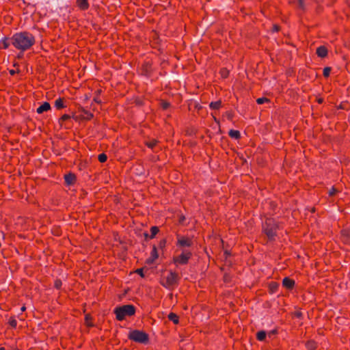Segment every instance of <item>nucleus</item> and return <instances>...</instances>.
Segmentation results:
<instances>
[{
	"label": "nucleus",
	"instance_id": "9d476101",
	"mask_svg": "<svg viewBox=\"0 0 350 350\" xmlns=\"http://www.w3.org/2000/svg\"><path fill=\"white\" fill-rule=\"evenodd\" d=\"M79 111L81 112V119L83 120H90L94 117V115L92 112L85 109L83 107L79 109Z\"/></svg>",
	"mask_w": 350,
	"mask_h": 350
},
{
	"label": "nucleus",
	"instance_id": "aec40b11",
	"mask_svg": "<svg viewBox=\"0 0 350 350\" xmlns=\"http://www.w3.org/2000/svg\"><path fill=\"white\" fill-rule=\"evenodd\" d=\"M55 107L57 109H62L63 108L66 107V105L64 104V98H59L55 101Z\"/></svg>",
	"mask_w": 350,
	"mask_h": 350
},
{
	"label": "nucleus",
	"instance_id": "bf43d9fd",
	"mask_svg": "<svg viewBox=\"0 0 350 350\" xmlns=\"http://www.w3.org/2000/svg\"><path fill=\"white\" fill-rule=\"evenodd\" d=\"M21 312H25L26 310V307L25 306H22L21 308Z\"/></svg>",
	"mask_w": 350,
	"mask_h": 350
},
{
	"label": "nucleus",
	"instance_id": "9b49d317",
	"mask_svg": "<svg viewBox=\"0 0 350 350\" xmlns=\"http://www.w3.org/2000/svg\"><path fill=\"white\" fill-rule=\"evenodd\" d=\"M341 239L343 243H350V230L348 229H343L340 232Z\"/></svg>",
	"mask_w": 350,
	"mask_h": 350
},
{
	"label": "nucleus",
	"instance_id": "f03ea898",
	"mask_svg": "<svg viewBox=\"0 0 350 350\" xmlns=\"http://www.w3.org/2000/svg\"><path fill=\"white\" fill-rule=\"evenodd\" d=\"M278 229V222L272 217H267L262 224V232L267 236L269 241L275 240Z\"/></svg>",
	"mask_w": 350,
	"mask_h": 350
},
{
	"label": "nucleus",
	"instance_id": "2eb2a0df",
	"mask_svg": "<svg viewBox=\"0 0 350 350\" xmlns=\"http://www.w3.org/2000/svg\"><path fill=\"white\" fill-rule=\"evenodd\" d=\"M142 70L143 75H144L146 76L149 75L150 74V72H152V65H151V64L150 62H145L142 64Z\"/></svg>",
	"mask_w": 350,
	"mask_h": 350
},
{
	"label": "nucleus",
	"instance_id": "f8f14e48",
	"mask_svg": "<svg viewBox=\"0 0 350 350\" xmlns=\"http://www.w3.org/2000/svg\"><path fill=\"white\" fill-rule=\"evenodd\" d=\"M159 254L157 252V248L155 245H153L152 250L150 253V258L147 259L146 262L148 264L152 263L157 258H158Z\"/></svg>",
	"mask_w": 350,
	"mask_h": 350
},
{
	"label": "nucleus",
	"instance_id": "58836bf2",
	"mask_svg": "<svg viewBox=\"0 0 350 350\" xmlns=\"http://www.w3.org/2000/svg\"><path fill=\"white\" fill-rule=\"evenodd\" d=\"M225 116L228 118V120L232 121L234 117V113L232 111H228L225 113Z\"/></svg>",
	"mask_w": 350,
	"mask_h": 350
},
{
	"label": "nucleus",
	"instance_id": "ddd939ff",
	"mask_svg": "<svg viewBox=\"0 0 350 350\" xmlns=\"http://www.w3.org/2000/svg\"><path fill=\"white\" fill-rule=\"evenodd\" d=\"M12 37H4L0 41V48L3 49H7L12 44Z\"/></svg>",
	"mask_w": 350,
	"mask_h": 350
},
{
	"label": "nucleus",
	"instance_id": "4d7b16f0",
	"mask_svg": "<svg viewBox=\"0 0 350 350\" xmlns=\"http://www.w3.org/2000/svg\"><path fill=\"white\" fill-rule=\"evenodd\" d=\"M185 219V216H184V215H181V216L180 217V219H179V222H180V223H182V222H183V221H184Z\"/></svg>",
	"mask_w": 350,
	"mask_h": 350
},
{
	"label": "nucleus",
	"instance_id": "6e6552de",
	"mask_svg": "<svg viewBox=\"0 0 350 350\" xmlns=\"http://www.w3.org/2000/svg\"><path fill=\"white\" fill-rule=\"evenodd\" d=\"M64 180L67 185H73L77 180V176L74 173L70 172L64 175Z\"/></svg>",
	"mask_w": 350,
	"mask_h": 350
},
{
	"label": "nucleus",
	"instance_id": "c03bdc74",
	"mask_svg": "<svg viewBox=\"0 0 350 350\" xmlns=\"http://www.w3.org/2000/svg\"><path fill=\"white\" fill-rule=\"evenodd\" d=\"M338 192V190L336 189L334 187H332L329 191V196H334L336 193Z\"/></svg>",
	"mask_w": 350,
	"mask_h": 350
},
{
	"label": "nucleus",
	"instance_id": "4c0bfd02",
	"mask_svg": "<svg viewBox=\"0 0 350 350\" xmlns=\"http://www.w3.org/2000/svg\"><path fill=\"white\" fill-rule=\"evenodd\" d=\"M62 286V282L60 279H56L54 282V287L57 289H59Z\"/></svg>",
	"mask_w": 350,
	"mask_h": 350
},
{
	"label": "nucleus",
	"instance_id": "6e6d98bb",
	"mask_svg": "<svg viewBox=\"0 0 350 350\" xmlns=\"http://www.w3.org/2000/svg\"><path fill=\"white\" fill-rule=\"evenodd\" d=\"M5 20L6 22H8V21H10L14 20V18L10 17V16H7L5 17Z\"/></svg>",
	"mask_w": 350,
	"mask_h": 350
},
{
	"label": "nucleus",
	"instance_id": "7c9ffc66",
	"mask_svg": "<svg viewBox=\"0 0 350 350\" xmlns=\"http://www.w3.org/2000/svg\"><path fill=\"white\" fill-rule=\"evenodd\" d=\"M256 103L258 105H262L265 103H270V100L266 97H261L256 99Z\"/></svg>",
	"mask_w": 350,
	"mask_h": 350
},
{
	"label": "nucleus",
	"instance_id": "de8ad7c7",
	"mask_svg": "<svg viewBox=\"0 0 350 350\" xmlns=\"http://www.w3.org/2000/svg\"><path fill=\"white\" fill-rule=\"evenodd\" d=\"M224 255L225 256V258H227L228 256L231 255L230 252L228 250L224 251Z\"/></svg>",
	"mask_w": 350,
	"mask_h": 350
},
{
	"label": "nucleus",
	"instance_id": "72a5a7b5",
	"mask_svg": "<svg viewBox=\"0 0 350 350\" xmlns=\"http://www.w3.org/2000/svg\"><path fill=\"white\" fill-rule=\"evenodd\" d=\"M267 336L269 338H271L273 336H275L278 334V329L275 328V329H273L271 331H269V332H267Z\"/></svg>",
	"mask_w": 350,
	"mask_h": 350
},
{
	"label": "nucleus",
	"instance_id": "69168bd1",
	"mask_svg": "<svg viewBox=\"0 0 350 350\" xmlns=\"http://www.w3.org/2000/svg\"><path fill=\"white\" fill-rule=\"evenodd\" d=\"M0 350H5L4 347H1Z\"/></svg>",
	"mask_w": 350,
	"mask_h": 350
},
{
	"label": "nucleus",
	"instance_id": "39448f33",
	"mask_svg": "<svg viewBox=\"0 0 350 350\" xmlns=\"http://www.w3.org/2000/svg\"><path fill=\"white\" fill-rule=\"evenodd\" d=\"M128 338L135 342L147 344L149 342V335L142 330L133 329L129 332Z\"/></svg>",
	"mask_w": 350,
	"mask_h": 350
},
{
	"label": "nucleus",
	"instance_id": "a211bd4d",
	"mask_svg": "<svg viewBox=\"0 0 350 350\" xmlns=\"http://www.w3.org/2000/svg\"><path fill=\"white\" fill-rule=\"evenodd\" d=\"M51 109V105L48 102H44L39 107L37 108L36 112L39 114Z\"/></svg>",
	"mask_w": 350,
	"mask_h": 350
},
{
	"label": "nucleus",
	"instance_id": "e2e57ef3",
	"mask_svg": "<svg viewBox=\"0 0 350 350\" xmlns=\"http://www.w3.org/2000/svg\"><path fill=\"white\" fill-rule=\"evenodd\" d=\"M159 38H156V40H157V41H156V43H159Z\"/></svg>",
	"mask_w": 350,
	"mask_h": 350
},
{
	"label": "nucleus",
	"instance_id": "13d9d810",
	"mask_svg": "<svg viewBox=\"0 0 350 350\" xmlns=\"http://www.w3.org/2000/svg\"><path fill=\"white\" fill-rule=\"evenodd\" d=\"M338 109H346V108H345V105H344V104H342V103H341V104L338 106Z\"/></svg>",
	"mask_w": 350,
	"mask_h": 350
},
{
	"label": "nucleus",
	"instance_id": "79ce46f5",
	"mask_svg": "<svg viewBox=\"0 0 350 350\" xmlns=\"http://www.w3.org/2000/svg\"><path fill=\"white\" fill-rule=\"evenodd\" d=\"M221 75L224 78H226L228 76V70L224 68L221 70Z\"/></svg>",
	"mask_w": 350,
	"mask_h": 350
},
{
	"label": "nucleus",
	"instance_id": "3c124183",
	"mask_svg": "<svg viewBox=\"0 0 350 350\" xmlns=\"http://www.w3.org/2000/svg\"><path fill=\"white\" fill-rule=\"evenodd\" d=\"M92 26L94 28V29H99L100 28V26H99V24L98 23H92Z\"/></svg>",
	"mask_w": 350,
	"mask_h": 350
},
{
	"label": "nucleus",
	"instance_id": "393cba45",
	"mask_svg": "<svg viewBox=\"0 0 350 350\" xmlns=\"http://www.w3.org/2000/svg\"><path fill=\"white\" fill-rule=\"evenodd\" d=\"M158 143H159L158 140H157L155 139H152L149 141L146 142L145 144L148 148L153 150L154 148V147L157 145Z\"/></svg>",
	"mask_w": 350,
	"mask_h": 350
},
{
	"label": "nucleus",
	"instance_id": "7ed1b4c3",
	"mask_svg": "<svg viewBox=\"0 0 350 350\" xmlns=\"http://www.w3.org/2000/svg\"><path fill=\"white\" fill-rule=\"evenodd\" d=\"M136 308L132 304H126L120 306H117L113 310V313L116 315V319L122 321L126 319V317H131L135 314Z\"/></svg>",
	"mask_w": 350,
	"mask_h": 350
},
{
	"label": "nucleus",
	"instance_id": "5fc2aeb1",
	"mask_svg": "<svg viewBox=\"0 0 350 350\" xmlns=\"http://www.w3.org/2000/svg\"><path fill=\"white\" fill-rule=\"evenodd\" d=\"M23 57V51H21V52L17 55L18 59H21Z\"/></svg>",
	"mask_w": 350,
	"mask_h": 350
},
{
	"label": "nucleus",
	"instance_id": "423d86ee",
	"mask_svg": "<svg viewBox=\"0 0 350 350\" xmlns=\"http://www.w3.org/2000/svg\"><path fill=\"white\" fill-rule=\"evenodd\" d=\"M192 252L189 250H183L182 252L172 258V263L178 267L180 265H186L192 258Z\"/></svg>",
	"mask_w": 350,
	"mask_h": 350
},
{
	"label": "nucleus",
	"instance_id": "2f4dec72",
	"mask_svg": "<svg viewBox=\"0 0 350 350\" xmlns=\"http://www.w3.org/2000/svg\"><path fill=\"white\" fill-rule=\"evenodd\" d=\"M98 160L100 163H105L107 160V156L105 153H101L98 156Z\"/></svg>",
	"mask_w": 350,
	"mask_h": 350
},
{
	"label": "nucleus",
	"instance_id": "0eeeda50",
	"mask_svg": "<svg viewBox=\"0 0 350 350\" xmlns=\"http://www.w3.org/2000/svg\"><path fill=\"white\" fill-rule=\"evenodd\" d=\"M176 238V245L182 251L183 250H187L186 248L191 247L193 245V241L191 237L177 234Z\"/></svg>",
	"mask_w": 350,
	"mask_h": 350
},
{
	"label": "nucleus",
	"instance_id": "4be33fe9",
	"mask_svg": "<svg viewBox=\"0 0 350 350\" xmlns=\"http://www.w3.org/2000/svg\"><path fill=\"white\" fill-rule=\"evenodd\" d=\"M228 135L235 139H239L241 138V133L237 130L231 129L228 132Z\"/></svg>",
	"mask_w": 350,
	"mask_h": 350
},
{
	"label": "nucleus",
	"instance_id": "b1692460",
	"mask_svg": "<svg viewBox=\"0 0 350 350\" xmlns=\"http://www.w3.org/2000/svg\"><path fill=\"white\" fill-rule=\"evenodd\" d=\"M167 318L170 321H172L174 324H178V323H179L178 316L174 312H170L168 314Z\"/></svg>",
	"mask_w": 350,
	"mask_h": 350
},
{
	"label": "nucleus",
	"instance_id": "f3484780",
	"mask_svg": "<svg viewBox=\"0 0 350 350\" xmlns=\"http://www.w3.org/2000/svg\"><path fill=\"white\" fill-rule=\"evenodd\" d=\"M77 6L81 10H86L89 8L88 0H77Z\"/></svg>",
	"mask_w": 350,
	"mask_h": 350
},
{
	"label": "nucleus",
	"instance_id": "680f3d73",
	"mask_svg": "<svg viewBox=\"0 0 350 350\" xmlns=\"http://www.w3.org/2000/svg\"><path fill=\"white\" fill-rule=\"evenodd\" d=\"M213 118H214V120H215L216 122H218L217 119L215 116H213Z\"/></svg>",
	"mask_w": 350,
	"mask_h": 350
},
{
	"label": "nucleus",
	"instance_id": "bb28decb",
	"mask_svg": "<svg viewBox=\"0 0 350 350\" xmlns=\"http://www.w3.org/2000/svg\"><path fill=\"white\" fill-rule=\"evenodd\" d=\"M159 232V229L157 226H152L150 228L151 234L150 236V239H153L156 236V234Z\"/></svg>",
	"mask_w": 350,
	"mask_h": 350
},
{
	"label": "nucleus",
	"instance_id": "cd10ccee",
	"mask_svg": "<svg viewBox=\"0 0 350 350\" xmlns=\"http://www.w3.org/2000/svg\"><path fill=\"white\" fill-rule=\"evenodd\" d=\"M101 92L102 90L100 89H98L95 92L96 96H94L93 100L98 104L101 103V100L99 98V95L101 94Z\"/></svg>",
	"mask_w": 350,
	"mask_h": 350
},
{
	"label": "nucleus",
	"instance_id": "f257e3e1",
	"mask_svg": "<svg viewBox=\"0 0 350 350\" xmlns=\"http://www.w3.org/2000/svg\"><path fill=\"white\" fill-rule=\"evenodd\" d=\"M12 44L18 50L25 51L35 44L34 36L27 32L16 33L12 36Z\"/></svg>",
	"mask_w": 350,
	"mask_h": 350
},
{
	"label": "nucleus",
	"instance_id": "a19ab883",
	"mask_svg": "<svg viewBox=\"0 0 350 350\" xmlns=\"http://www.w3.org/2000/svg\"><path fill=\"white\" fill-rule=\"evenodd\" d=\"M294 316L297 319H303V313L300 310L295 311L294 312Z\"/></svg>",
	"mask_w": 350,
	"mask_h": 350
},
{
	"label": "nucleus",
	"instance_id": "c85d7f7f",
	"mask_svg": "<svg viewBox=\"0 0 350 350\" xmlns=\"http://www.w3.org/2000/svg\"><path fill=\"white\" fill-rule=\"evenodd\" d=\"M71 118V116L68 114H64L59 119V123L60 126H62V122H65L66 120H68Z\"/></svg>",
	"mask_w": 350,
	"mask_h": 350
},
{
	"label": "nucleus",
	"instance_id": "864d4df0",
	"mask_svg": "<svg viewBox=\"0 0 350 350\" xmlns=\"http://www.w3.org/2000/svg\"><path fill=\"white\" fill-rule=\"evenodd\" d=\"M150 236L148 232L144 233V237L145 238V240L147 241L148 239H150Z\"/></svg>",
	"mask_w": 350,
	"mask_h": 350
},
{
	"label": "nucleus",
	"instance_id": "a18cd8bd",
	"mask_svg": "<svg viewBox=\"0 0 350 350\" xmlns=\"http://www.w3.org/2000/svg\"><path fill=\"white\" fill-rule=\"evenodd\" d=\"M280 29V27L278 25H274L272 28L273 32H278Z\"/></svg>",
	"mask_w": 350,
	"mask_h": 350
},
{
	"label": "nucleus",
	"instance_id": "a878e982",
	"mask_svg": "<svg viewBox=\"0 0 350 350\" xmlns=\"http://www.w3.org/2000/svg\"><path fill=\"white\" fill-rule=\"evenodd\" d=\"M92 321V317L91 316V314H85V325L88 327H92L94 326V325L93 324Z\"/></svg>",
	"mask_w": 350,
	"mask_h": 350
},
{
	"label": "nucleus",
	"instance_id": "09e8293b",
	"mask_svg": "<svg viewBox=\"0 0 350 350\" xmlns=\"http://www.w3.org/2000/svg\"><path fill=\"white\" fill-rule=\"evenodd\" d=\"M19 72V70H18V71H16V70H9V73H10V75H12V76H14L16 72Z\"/></svg>",
	"mask_w": 350,
	"mask_h": 350
},
{
	"label": "nucleus",
	"instance_id": "20e7f679",
	"mask_svg": "<svg viewBox=\"0 0 350 350\" xmlns=\"http://www.w3.org/2000/svg\"><path fill=\"white\" fill-rule=\"evenodd\" d=\"M180 279V277L178 273L170 270L167 275L161 280L160 284L162 286L168 290H173L178 285Z\"/></svg>",
	"mask_w": 350,
	"mask_h": 350
},
{
	"label": "nucleus",
	"instance_id": "1a4fd4ad",
	"mask_svg": "<svg viewBox=\"0 0 350 350\" xmlns=\"http://www.w3.org/2000/svg\"><path fill=\"white\" fill-rule=\"evenodd\" d=\"M282 285L286 288L288 290H292L295 287V282L294 280L291 279L288 277H285L282 280Z\"/></svg>",
	"mask_w": 350,
	"mask_h": 350
},
{
	"label": "nucleus",
	"instance_id": "603ef678",
	"mask_svg": "<svg viewBox=\"0 0 350 350\" xmlns=\"http://www.w3.org/2000/svg\"><path fill=\"white\" fill-rule=\"evenodd\" d=\"M317 101L319 104H322L324 102V99L323 98H318Z\"/></svg>",
	"mask_w": 350,
	"mask_h": 350
},
{
	"label": "nucleus",
	"instance_id": "052dcab7",
	"mask_svg": "<svg viewBox=\"0 0 350 350\" xmlns=\"http://www.w3.org/2000/svg\"><path fill=\"white\" fill-rule=\"evenodd\" d=\"M78 116H79V120H83V119H81V114Z\"/></svg>",
	"mask_w": 350,
	"mask_h": 350
},
{
	"label": "nucleus",
	"instance_id": "f704fd0d",
	"mask_svg": "<svg viewBox=\"0 0 350 350\" xmlns=\"http://www.w3.org/2000/svg\"><path fill=\"white\" fill-rule=\"evenodd\" d=\"M332 70L331 67H325L323 68V75L325 77H328L330 75V72Z\"/></svg>",
	"mask_w": 350,
	"mask_h": 350
},
{
	"label": "nucleus",
	"instance_id": "412c9836",
	"mask_svg": "<svg viewBox=\"0 0 350 350\" xmlns=\"http://www.w3.org/2000/svg\"><path fill=\"white\" fill-rule=\"evenodd\" d=\"M279 288V284L276 282H271L269 284V293L273 294L275 293Z\"/></svg>",
	"mask_w": 350,
	"mask_h": 350
},
{
	"label": "nucleus",
	"instance_id": "e433bc0d",
	"mask_svg": "<svg viewBox=\"0 0 350 350\" xmlns=\"http://www.w3.org/2000/svg\"><path fill=\"white\" fill-rule=\"evenodd\" d=\"M166 243H167V240L166 239H161L159 243V247L161 249V250H163L165 246H166Z\"/></svg>",
	"mask_w": 350,
	"mask_h": 350
},
{
	"label": "nucleus",
	"instance_id": "c9c22d12",
	"mask_svg": "<svg viewBox=\"0 0 350 350\" xmlns=\"http://www.w3.org/2000/svg\"><path fill=\"white\" fill-rule=\"evenodd\" d=\"M170 103L167 101L162 100L161 103V107L163 110L167 109L170 107Z\"/></svg>",
	"mask_w": 350,
	"mask_h": 350
},
{
	"label": "nucleus",
	"instance_id": "6ab92c4d",
	"mask_svg": "<svg viewBox=\"0 0 350 350\" xmlns=\"http://www.w3.org/2000/svg\"><path fill=\"white\" fill-rule=\"evenodd\" d=\"M305 346L307 350H315L317 348L318 345L314 340H310L306 342Z\"/></svg>",
	"mask_w": 350,
	"mask_h": 350
},
{
	"label": "nucleus",
	"instance_id": "8fccbe9b",
	"mask_svg": "<svg viewBox=\"0 0 350 350\" xmlns=\"http://www.w3.org/2000/svg\"><path fill=\"white\" fill-rule=\"evenodd\" d=\"M71 118H73L74 120H75L76 121H78L79 120V116H76L75 115V113H72V116H71Z\"/></svg>",
	"mask_w": 350,
	"mask_h": 350
},
{
	"label": "nucleus",
	"instance_id": "c756f323",
	"mask_svg": "<svg viewBox=\"0 0 350 350\" xmlns=\"http://www.w3.org/2000/svg\"><path fill=\"white\" fill-rule=\"evenodd\" d=\"M306 0H297V8L301 10H305L306 9Z\"/></svg>",
	"mask_w": 350,
	"mask_h": 350
},
{
	"label": "nucleus",
	"instance_id": "4468645a",
	"mask_svg": "<svg viewBox=\"0 0 350 350\" xmlns=\"http://www.w3.org/2000/svg\"><path fill=\"white\" fill-rule=\"evenodd\" d=\"M316 53L319 57L324 58L327 57L328 50L325 46H320L317 49Z\"/></svg>",
	"mask_w": 350,
	"mask_h": 350
},
{
	"label": "nucleus",
	"instance_id": "5701e85b",
	"mask_svg": "<svg viewBox=\"0 0 350 350\" xmlns=\"http://www.w3.org/2000/svg\"><path fill=\"white\" fill-rule=\"evenodd\" d=\"M222 103L221 100H219L217 101L211 102L209 104V107L211 109L217 110L221 107Z\"/></svg>",
	"mask_w": 350,
	"mask_h": 350
},
{
	"label": "nucleus",
	"instance_id": "dca6fc26",
	"mask_svg": "<svg viewBox=\"0 0 350 350\" xmlns=\"http://www.w3.org/2000/svg\"><path fill=\"white\" fill-rule=\"evenodd\" d=\"M267 333L265 330H260L256 334V339L260 342H268L267 340Z\"/></svg>",
	"mask_w": 350,
	"mask_h": 350
},
{
	"label": "nucleus",
	"instance_id": "ea45409f",
	"mask_svg": "<svg viewBox=\"0 0 350 350\" xmlns=\"http://www.w3.org/2000/svg\"><path fill=\"white\" fill-rule=\"evenodd\" d=\"M277 208V203L273 201L269 202V208L273 211L275 212V209Z\"/></svg>",
	"mask_w": 350,
	"mask_h": 350
},
{
	"label": "nucleus",
	"instance_id": "473e14b6",
	"mask_svg": "<svg viewBox=\"0 0 350 350\" xmlns=\"http://www.w3.org/2000/svg\"><path fill=\"white\" fill-rule=\"evenodd\" d=\"M8 323L12 328L16 327L17 321L14 317H10V319H9Z\"/></svg>",
	"mask_w": 350,
	"mask_h": 350
},
{
	"label": "nucleus",
	"instance_id": "0e129e2a",
	"mask_svg": "<svg viewBox=\"0 0 350 350\" xmlns=\"http://www.w3.org/2000/svg\"><path fill=\"white\" fill-rule=\"evenodd\" d=\"M18 66V63L14 64V66Z\"/></svg>",
	"mask_w": 350,
	"mask_h": 350
},
{
	"label": "nucleus",
	"instance_id": "49530a36",
	"mask_svg": "<svg viewBox=\"0 0 350 350\" xmlns=\"http://www.w3.org/2000/svg\"><path fill=\"white\" fill-rule=\"evenodd\" d=\"M135 103L136 104V105H138V106H142L144 104L143 101L139 98H137L135 100Z\"/></svg>",
	"mask_w": 350,
	"mask_h": 350
},
{
	"label": "nucleus",
	"instance_id": "37998d69",
	"mask_svg": "<svg viewBox=\"0 0 350 350\" xmlns=\"http://www.w3.org/2000/svg\"><path fill=\"white\" fill-rule=\"evenodd\" d=\"M135 272L139 274L142 278H144V268L137 269Z\"/></svg>",
	"mask_w": 350,
	"mask_h": 350
}]
</instances>
